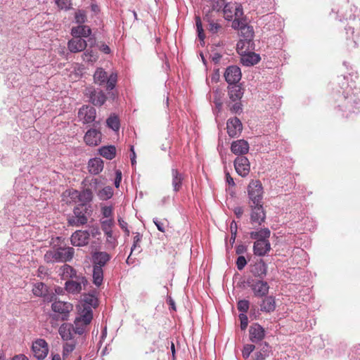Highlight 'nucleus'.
Returning <instances> with one entry per match:
<instances>
[{"label":"nucleus","instance_id":"20","mask_svg":"<svg viewBox=\"0 0 360 360\" xmlns=\"http://www.w3.org/2000/svg\"><path fill=\"white\" fill-rule=\"evenodd\" d=\"M250 339L252 342H257L264 339L265 332L258 323H254L250 327Z\"/></svg>","mask_w":360,"mask_h":360},{"label":"nucleus","instance_id":"62","mask_svg":"<svg viewBox=\"0 0 360 360\" xmlns=\"http://www.w3.org/2000/svg\"><path fill=\"white\" fill-rule=\"evenodd\" d=\"M267 355V353L264 351L256 352L254 360H265Z\"/></svg>","mask_w":360,"mask_h":360},{"label":"nucleus","instance_id":"63","mask_svg":"<svg viewBox=\"0 0 360 360\" xmlns=\"http://www.w3.org/2000/svg\"><path fill=\"white\" fill-rule=\"evenodd\" d=\"M232 105L230 106V110L232 112L237 113L239 110H241V103L239 101H235Z\"/></svg>","mask_w":360,"mask_h":360},{"label":"nucleus","instance_id":"60","mask_svg":"<svg viewBox=\"0 0 360 360\" xmlns=\"http://www.w3.org/2000/svg\"><path fill=\"white\" fill-rule=\"evenodd\" d=\"M230 229H231V239L235 240V238H236V234H237V224L235 221H233L231 223Z\"/></svg>","mask_w":360,"mask_h":360},{"label":"nucleus","instance_id":"9","mask_svg":"<svg viewBox=\"0 0 360 360\" xmlns=\"http://www.w3.org/2000/svg\"><path fill=\"white\" fill-rule=\"evenodd\" d=\"M234 167L238 175L247 176L250 171L249 160L245 156H238L234 160Z\"/></svg>","mask_w":360,"mask_h":360},{"label":"nucleus","instance_id":"58","mask_svg":"<svg viewBox=\"0 0 360 360\" xmlns=\"http://www.w3.org/2000/svg\"><path fill=\"white\" fill-rule=\"evenodd\" d=\"M247 43L246 40H243V39H240V41H238L237 44H236V49H237V51L239 54L240 55H244L243 53H245V50L244 49V46L245 45V44Z\"/></svg>","mask_w":360,"mask_h":360},{"label":"nucleus","instance_id":"59","mask_svg":"<svg viewBox=\"0 0 360 360\" xmlns=\"http://www.w3.org/2000/svg\"><path fill=\"white\" fill-rule=\"evenodd\" d=\"M118 223H119V225L121 227V229L122 230H124V231L125 232L126 235L127 236H129V234H130V231H129V230L127 228V226H128L127 222H126L123 219L119 218L118 219Z\"/></svg>","mask_w":360,"mask_h":360},{"label":"nucleus","instance_id":"31","mask_svg":"<svg viewBox=\"0 0 360 360\" xmlns=\"http://www.w3.org/2000/svg\"><path fill=\"white\" fill-rule=\"evenodd\" d=\"M243 94V89L238 85L233 84L229 88V98L232 101H239Z\"/></svg>","mask_w":360,"mask_h":360},{"label":"nucleus","instance_id":"26","mask_svg":"<svg viewBox=\"0 0 360 360\" xmlns=\"http://www.w3.org/2000/svg\"><path fill=\"white\" fill-rule=\"evenodd\" d=\"M260 305L262 311L270 313L276 309V300L273 296H265Z\"/></svg>","mask_w":360,"mask_h":360},{"label":"nucleus","instance_id":"30","mask_svg":"<svg viewBox=\"0 0 360 360\" xmlns=\"http://www.w3.org/2000/svg\"><path fill=\"white\" fill-rule=\"evenodd\" d=\"M260 60L259 55L250 52L248 54H244L241 57V63L245 66H251L257 64Z\"/></svg>","mask_w":360,"mask_h":360},{"label":"nucleus","instance_id":"52","mask_svg":"<svg viewBox=\"0 0 360 360\" xmlns=\"http://www.w3.org/2000/svg\"><path fill=\"white\" fill-rule=\"evenodd\" d=\"M75 21L77 23L82 25L86 20V13L84 11H78L75 13Z\"/></svg>","mask_w":360,"mask_h":360},{"label":"nucleus","instance_id":"61","mask_svg":"<svg viewBox=\"0 0 360 360\" xmlns=\"http://www.w3.org/2000/svg\"><path fill=\"white\" fill-rule=\"evenodd\" d=\"M141 235L139 233H136V236L134 237V243L131 247V252L135 250L136 246L139 245L141 240Z\"/></svg>","mask_w":360,"mask_h":360},{"label":"nucleus","instance_id":"46","mask_svg":"<svg viewBox=\"0 0 360 360\" xmlns=\"http://www.w3.org/2000/svg\"><path fill=\"white\" fill-rule=\"evenodd\" d=\"M241 35L245 38L244 40H250L254 36L253 28L251 26L246 25L240 30Z\"/></svg>","mask_w":360,"mask_h":360},{"label":"nucleus","instance_id":"15","mask_svg":"<svg viewBox=\"0 0 360 360\" xmlns=\"http://www.w3.org/2000/svg\"><path fill=\"white\" fill-rule=\"evenodd\" d=\"M226 129L229 136L232 138L237 136L243 129L240 120L237 117L229 119L226 123Z\"/></svg>","mask_w":360,"mask_h":360},{"label":"nucleus","instance_id":"36","mask_svg":"<svg viewBox=\"0 0 360 360\" xmlns=\"http://www.w3.org/2000/svg\"><path fill=\"white\" fill-rule=\"evenodd\" d=\"M108 78L107 72L103 68H97L94 75L95 83L103 85L105 83Z\"/></svg>","mask_w":360,"mask_h":360},{"label":"nucleus","instance_id":"64","mask_svg":"<svg viewBox=\"0 0 360 360\" xmlns=\"http://www.w3.org/2000/svg\"><path fill=\"white\" fill-rule=\"evenodd\" d=\"M121 181H122V172L120 170H117L115 172V186L116 188H118L120 186Z\"/></svg>","mask_w":360,"mask_h":360},{"label":"nucleus","instance_id":"16","mask_svg":"<svg viewBox=\"0 0 360 360\" xmlns=\"http://www.w3.org/2000/svg\"><path fill=\"white\" fill-rule=\"evenodd\" d=\"M101 137L102 135L99 130L90 129L86 132L84 141L88 146H96L101 142Z\"/></svg>","mask_w":360,"mask_h":360},{"label":"nucleus","instance_id":"4","mask_svg":"<svg viewBox=\"0 0 360 360\" xmlns=\"http://www.w3.org/2000/svg\"><path fill=\"white\" fill-rule=\"evenodd\" d=\"M87 284V279L84 276L79 275L78 277H76L75 280L72 279L66 281L65 283V290L69 293L76 295L80 293Z\"/></svg>","mask_w":360,"mask_h":360},{"label":"nucleus","instance_id":"10","mask_svg":"<svg viewBox=\"0 0 360 360\" xmlns=\"http://www.w3.org/2000/svg\"><path fill=\"white\" fill-rule=\"evenodd\" d=\"M89 239L90 233L88 231L77 230L72 234L70 241L73 246L81 247L86 245Z\"/></svg>","mask_w":360,"mask_h":360},{"label":"nucleus","instance_id":"54","mask_svg":"<svg viewBox=\"0 0 360 360\" xmlns=\"http://www.w3.org/2000/svg\"><path fill=\"white\" fill-rule=\"evenodd\" d=\"M60 9H69L71 6V0H55Z\"/></svg>","mask_w":360,"mask_h":360},{"label":"nucleus","instance_id":"34","mask_svg":"<svg viewBox=\"0 0 360 360\" xmlns=\"http://www.w3.org/2000/svg\"><path fill=\"white\" fill-rule=\"evenodd\" d=\"M82 302L84 303L80 306L82 308L84 307H91V309H92V307L96 308L98 304V299L91 294H84L83 295Z\"/></svg>","mask_w":360,"mask_h":360},{"label":"nucleus","instance_id":"42","mask_svg":"<svg viewBox=\"0 0 360 360\" xmlns=\"http://www.w3.org/2000/svg\"><path fill=\"white\" fill-rule=\"evenodd\" d=\"M254 275L263 278L266 274V266L264 262H260L255 266L253 270Z\"/></svg>","mask_w":360,"mask_h":360},{"label":"nucleus","instance_id":"38","mask_svg":"<svg viewBox=\"0 0 360 360\" xmlns=\"http://www.w3.org/2000/svg\"><path fill=\"white\" fill-rule=\"evenodd\" d=\"M62 270V276L64 278H75L76 277H78L79 276L77 275L76 270L71 266L68 264H64L61 267Z\"/></svg>","mask_w":360,"mask_h":360},{"label":"nucleus","instance_id":"35","mask_svg":"<svg viewBox=\"0 0 360 360\" xmlns=\"http://www.w3.org/2000/svg\"><path fill=\"white\" fill-rule=\"evenodd\" d=\"M82 59L84 62L91 64L94 63L98 60V53L96 51H93L91 49H86L82 54Z\"/></svg>","mask_w":360,"mask_h":360},{"label":"nucleus","instance_id":"23","mask_svg":"<svg viewBox=\"0 0 360 360\" xmlns=\"http://www.w3.org/2000/svg\"><path fill=\"white\" fill-rule=\"evenodd\" d=\"M91 34V28L87 25H79L76 27H72L71 29V34L74 37L86 38Z\"/></svg>","mask_w":360,"mask_h":360},{"label":"nucleus","instance_id":"49","mask_svg":"<svg viewBox=\"0 0 360 360\" xmlns=\"http://www.w3.org/2000/svg\"><path fill=\"white\" fill-rule=\"evenodd\" d=\"M101 229L103 231L108 232L110 233V231H112V227L114 225V219L113 218L107 219L105 220H103L101 221Z\"/></svg>","mask_w":360,"mask_h":360},{"label":"nucleus","instance_id":"11","mask_svg":"<svg viewBox=\"0 0 360 360\" xmlns=\"http://www.w3.org/2000/svg\"><path fill=\"white\" fill-rule=\"evenodd\" d=\"M241 70L236 65H231L226 69L224 72V78L229 84H236L241 79Z\"/></svg>","mask_w":360,"mask_h":360},{"label":"nucleus","instance_id":"3","mask_svg":"<svg viewBox=\"0 0 360 360\" xmlns=\"http://www.w3.org/2000/svg\"><path fill=\"white\" fill-rule=\"evenodd\" d=\"M247 190L250 205L262 204L264 191L262 184L259 180H251Z\"/></svg>","mask_w":360,"mask_h":360},{"label":"nucleus","instance_id":"22","mask_svg":"<svg viewBox=\"0 0 360 360\" xmlns=\"http://www.w3.org/2000/svg\"><path fill=\"white\" fill-rule=\"evenodd\" d=\"M83 321L84 324H90L93 319V311L91 307H79L78 316L76 318Z\"/></svg>","mask_w":360,"mask_h":360},{"label":"nucleus","instance_id":"48","mask_svg":"<svg viewBox=\"0 0 360 360\" xmlns=\"http://www.w3.org/2000/svg\"><path fill=\"white\" fill-rule=\"evenodd\" d=\"M243 16H235L232 22V27L237 30H242L243 27L247 25L245 20L243 19Z\"/></svg>","mask_w":360,"mask_h":360},{"label":"nucleus","instance_id":"43","mask_svg":"<svg viewBox=\"0 0 360 360\" xmlns=\"http://www.w3.org/2000/svg\"><path fill=\"white\" fill-rule=\"evenodd\" d=\"M89 324H84L83 321H81L79 319H75L74 321L73 328H75V333H77V335H82L85 333L87 326Z\"/></svg>","mask_w":360,"mask_h":360},{"label":"nucleus","instance_id":"40","mask_svg":"<svg viewBox=\"0 0 360 360\" xmlns=\"http://www.w3.org/2000/svg\"><path fill=\"white\" fill-rule=\"evenodd\" d=\"M47 291L48 290L46 285L41 282L35 283L32 288V292L37 297L44 296Z\"/></svg>","mask_w":360,"mask_h":360},{"label":"nucleus","instance_id":"2","mask_svg":"<svg viewBox=\"0 0 360 360\" xmlns=\"http://www.w3.org/2000/svg\"><path fill=\"white\" fill-rule=\"evenodd\" d=\"M88 209L84 205H79L73 210V214L68 216V224L72 226H81L86 224L88 221Z\"/></svg>","mask_w":360,"mask_h":360},{"label":"nucleus","instance_id":"51","mask_svg":"<svg viewBox=\"0 0 360 360\" xmlns=\"http://www.w3.org/2000/svg\"><path fill=\"white\" fill-rule=\"evenodd\" d=\"M249 307L250 302L246 300H240L237 304V308L242 314H245L248 311Z\"/></svg>","mask_w":360,"mask_h":360},{"label":"nucleus","instance_id":"44","mask_svg":"<svg viewBox=\"0 0 360 360\" xmlns=\"http://www.w3.org/2000/svg\"><path fill=\"white\" fill-rule=\"evenodd\" d=\"M76 346L75 340L66 341L63 345V356L67 357L75 349Z\"/></svg>","mask_w":360,"mask_h":360},{"label":"nucleus","instance_id":"27","mask_svg":"<svg viewBox=\"0 0 360 360\" xmlns=\"http://www.w3.org/2000/svg\"><path fill=\"white\" fill-rule=\"evenodd\" d=\"M271 236V231L268 228L261 229L258 231H251L250 233V238L255 240V241L260 240H266V239H269Z\"/></svg>","mask_w":360,"mask_h":360},{"label":"nucleus","instance_id":"37","mask_svg":"<svg viewBox=\"0 0 360 360\" xmlns=\"http://www.w3.org/2000/svg\"><path fill=\"white\" fill-rule=\"evenodd\" d=\"M93 282L96 286H100L103 280V269L98 266H93Z\"/></svg>","mask_w":360,"mask_h":360},{"label":"nucleus","instance_id":"28","mask_svg":"<svg viewBox=\"0 0 360 360\" xmlns=\"http://www.w3.org/2000/svg\"><path fill=\"white\" fill-rule=\"evenodd\" d=\"M172 176L173 189L175 192H177L181 188L184 175L176 169H172Z\"/></svg>","mask_w":360,"mask_h":360},{"label":"nucleus","instance_id":"5","mask_svg":"<svg viewBox=\"0 0 360 360\" xmlns=\"http://www.w3.org/2000/svg\"><path fill=\"white\" fill-rule=\"evenodd\" d=\"M250 223L253 226H261L266 219V213L263 207V204H250Z\"/></svg>","mask_w":360,"mask_h":360},{"label":"nucleus","instance_id":"6","mask_svg":"<svg viewBox=\"0 0 360 360\" xmlns=\"http://www.w3.org/2000/svg\"><path fill=\"white\" fill-rule=\"evenodd\" d=\"M32 351L34 356L39 359H44L49 353V345L44 339H37L32 342Z\"/></svg>","mask_w":360,"mask_h":360},{"label":"nucleus","instance_id":"1","mask_svg":"<svg viewBox=\"0 0 360 360\" xmlns=\"http://www.w3.org/2000/svg\"><path fill=\"white\" fill-rule=\"evenodd\" d=\"M75 255L73 248H58L47 251L44 255V259L48 263L66 262L70 261Z\"/></svg>","mask_w":360,"mask_h":360},{"label":"nucleus","instance_id":"14","mask_svg":"<svg viewBox=\"0 0 360 360\" xmlns=\"http://www.w3.org/2000/svg\"><path fill=\"white\" fill-rule=\"evenodd\" d=\"M250 287L253 291L255 296L258 297H265L269 290V284L266 281L261 280L252 281V283L250 284Z\"/></svg>","mask_w":360,"mask_h":360},{"label":"nucleus","instance_id":"19","mask_svg":"<svg viewBox=\"0 0 360 360\" xmlns=\"http://www.w3.org/2000/svg\"><path fill=\"white\" fill-rule=\"evenodd\" d=\"M58 333L64 341L75 340V335L77 334L75 333L73 325L68 323H63L60 326Z\"/></svg>","mask_w":360,"mask_h":360},{"label":"nucleus","instance_id":"25","mask_svg":"<svg viewBox=\"0 0 360 360\" xmlns=\"http://www.w3.org/2000/svg\"><path fill=\"white\" fill-rule=\"evenodd\" d=\"M88 169L91 174H99L103 169V161L99 158L91 159L88 162Z\"/></svg>","mask_w":360,"mask_h":360},{"label":"nucleus","instance_id":"41","mask_svg":"<svg viewBox=\"0 0 360 360\" xmlns=\"http://www.w3.org/2000/svg\"><path fill=\"white\" fill-rule=\"evenodd\" d=\"M97 195L100 200H107L113 195V190L110 186H105L98 191Z\"/></svg>","mask_w":360,"mask_h":360},{"label":"nucleus","instance_id":"13","mask_svg":"<svg viewBox=\"0 0 360 360\" xmlns=\"http://www.w3.org/2000/svg\"><path fill=\"white\" fill-rule=\"evenodd\" d=\"M87 46V42L84 39L81 37H74L68 42V50L73 53L84 51Z\"/></svg>","mask_w":360,"mask_h":360},{"label":"nucleus","instance_id":"32","mask_svg":"<svg viewBox=\"0 0 360 360\" xmlns=\"http://www.w3.org/2000/svg\"><path fill=\"white\" fill-rule=\"evenodd\" d=\"M106 96L103 91H94L91 93L90 100L95 105H102L106 101Z\"/></svg>","mask_w":360,"mask_h":360},{"label":"nucleus","instance_id":"33","mask_svg":"<svg viewBox=\"0 0 360 360\" xmlns=\"http://www.w3.org/2000/svg\"><path fill=\"white\" fill-rule=\"evenodd\" d=\"M204 20L207 22V29L212 34H217L222 30L221 25L217 21L212 19L210 16L206 15Z\"/></svg>","mask_w":360,"mask_h":360},{"label":"nucleus","instance_id":"8","mask_svg":"<svg viewBox=\"0 0 360 360\" xmlns=\"http://www.w3.org/2000/svg\"><path fill=\"white\" fill-rule=\"evenodd\" d=\"M96 109L90 105H83L78 112V118L83 124L92 123L96 119Z\"/></svg>","mask_w":360,"mask_h":360},{"label":"nucleus","instance_id":"53","mask_svg":"<svg viewBox=\"0 0 360 360\" xmlns=\"http://www.w3.org/2000/svg\"><path fill=\"white\" fill-rule=\"evenodd\" d=\"M102 215L108 219L112 218L113 207L112 206H104L101 207Z\"/></svg>","mask_w":360,"mask_h":360},{"label":"nucleus","instance_id":"29","mask_svg":"<svg viewBox=\"0 0 360 360\" xmlns=\"http://www.w3.org/2000/svg\"><path fill=\"white\" fill-rule=\"evenodd\" d=\"M99 154L107 160H111L116 156V148L115 146H102L98 150Z\"/></svg>","mask_w":360,"mask_h":360},{"label":"nucleus","instance_id":"55","mask_svg":"<svg viewBox=\"0 0 360 360\" xmlns=\"http://www.w3.org/2000/svg\"><path fill=\"white\" fill-rule=\"evenodd\" d=\"M255 349V346L254 345L248 344L245 345L243 349V356L244 358H248Z\"/></svg>","mask_w":360,"mask_h":360},{"label":"nucleus","instance_id":"7","mask_svg":"<svg viewBox=\"0 0 360 360\" xmlns=\"http://www.w3.org/2000/svg\"><path fill=\"white\" fill-rule=\"evenodd\" d=\"M224 15L226 20H231L235 16H243V11L242 6L236 2H229L223 9Z\"/></svg>","mask_w":360,"mask_h":360},{"label":"nucleus","instance_id":"57","mask_svg":"<svg viewBox=\"0 0 360 360\" xmlns=\"http://www.w3.org/2000/svg\"><path fill=\"white\" fill-rule=\"evenodd\" d=\"M239 319L240 321V328L244 330L247 328L248 324V319L245 314H240L239 315Z\"/></svg>","mask_w":360,"mask_h":360},{"label":"nucleus","instance_id":"45","mask_svg":"<svg viewBox=\"0 0 360 360\" xmlns=\"http://www.w3.org/2000/svg\"><path fill=\"white\" fill-rule=\"evenodd\" d=\"M195 25H196V30L198 32V37L201 41H203L204 39L205 38V34L204 32V30L202 28L201 18L200 16H195Z\"/></svg>","mask_w":360,"mask_h":360},{"label":"nucleus","instance_id":"56","mask_svg":"<svg viewBox=\"0 0 360 360\" xmlns=\"http://www.w3.org/2000/svg\"><path fill=\"white\" fill-rule=\"evenodd\" d=\"M247 264L246 259L244 256H239L236 260V266L238 270L241 271Z\"/></svg>","mask_w":360,"mask_h":360},{"label":"nucleus","instance_id":"17","mask_svg":"<svg viewBox=\"0 0 360 360\" xmlns=\"http://www.w3.org/2000/svg\"><path fill=\"white\" fill-rule=\"evenodd\" d=\"M249 143L244 139H239L232 142L231 146V152L238 156H244L249 151Z\"/></svg>","mask_w":360,"mask_h":360},{"label":"nucleus","instance_id":"12","mask_svg":"<svg viewBox=\"0 0 360 360\" xmlns=\"http://www.w3.org/2000/svg\"><path fill=\"white\" fill-rule=\"evenodd\" d=\"M51 309L54 312L63 315V320H66L69 313L72 310L73 305L68 302L54 301L51 305Z\"/></svg>","mask_w":360,"mask_h":360},{"label":"nucleus","instance_id":"47","mask_svg":"<svg viewBox=\"0 0 360 360\" xmlns=\"http://www.w3.org/2000/svg\"><path fill=\"white\" fill-rule=\"evenodd\" d=\"M107 124L114 131H117L120 129L119 118L117 116H110L107 120Z\"/></svg>","mask_w":360,"mask_h":360},{"label":"nucleus","instance_id":"39","mask_svg":"<svg viewBox=\"0 0 360 360\" xmlns=\"http://www.w3.org/2000/svg\"><path fill=\"white\" fill-rule=\"evenodd\" d=\"M93 199V193L91 189L85 188L82 192H79V202L80 205H85Z\"/></svg>","mask_w":360,"mask_h":360},{"label":"nucleus","instance_id":"50","mask_svg":"<svg viewBox=\"0 0 360 360\" xmlns=\"http://www.w3.org/2000/svg\"><path fill=\"white\" fill-rule=\"evenodd\" d=\"M117 74L115 73H112L108 76L107 80L105 82L108 90H112L114 89L117 83Z\"/></svg>","mask_w":360,"mask_h":360},{"label":"nucleus","instance_id":"21","mask_svg":"<svg viewBox=\"0 0 360 360\" xmlns=\"http://www.w3.org/2000/svg\"><path fill=\"white\" fill-rule=\"evenodd\" d=\"M93 266L103 268L110 259V255L105 252H96L92 256Z\"/></svg>","mask_w":360,"mask_h":360},{"label":"nucleus","instance_id":"24","mask_svg":"<svg viewBox=\"0 0 360 360\" xmlns=\"http://www.w3.org/2000/svg\"><path fill=\"white\" fill-rule=\"evenodd\" d=\"M62 200L66 204L79 202V191L75 189L66 190L63 193Z\"/></svg>","mask_w":360,"mask_h":360},{"label":"nucleus","instance_id":"18","mask_svg":"<svg viewBox=\"0 0 360 360\" xmlns=\"http://www.w3.org/2000/svg\"><path fill=\"white\" fill-rule=\"evenodd\" d=\"M269 240L255 241L253 245V252L259 257L265 256L271 250Z\"/></svg>","mask_w":360,"mask_h":360}]
</instances>
